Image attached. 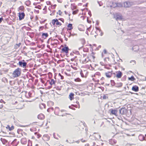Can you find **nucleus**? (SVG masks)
Masks as SVG:
<instances>
[{"label": "nucleus", "mask_w": 146, "mask_h": 146, "mask_svg": "<svg viewBox=\"0 0 146 146\" xmlns=\"http://www.w3.org/2000/svg\"><path fill=\"white\" fill-rule=\"evenodd\" d=\"M21 69L18 68L15 70L13 73V76L15 77H18L21 74Z\"/></svg>", "instance_id": "f257e3e1"}, {"label": "nucleus", "mask_w": 146, "mask_h": 146, "mask_svg": "<svg viewBox=\"0 0 146 146\" xmlns=\"http://www.w3.org/2000/svg\"><path fill=\"white\" fill-rule=\"evenodd\" d=\"M134 5V2L130 1H125L124 2V7L129 8Z\"/></svg>", "instance_id": "f03ea898"}, {"label": "nucleus", "mask_w": 146, "mask_h": 146, "mask_svg": "<svg viewBox=\"0 0 146 146\" xmlns=\"http://www.w3.org/2000/svg\"><path fill=\"white\" fill-rule=\"evenodd\" d=\"M18 64L20 66L25 68L26 67L27 63L25 62L24 60H23L22 61H19Z\"/></svg>", "instance_id": "7ed1b4c3"}, {"label": "nucleus", "mask_w": 146, "mask_h": 146, "mask_svg": "<svg viewBox=\"0 0 146 146\" xmlns=\"http://www.w3.org/2000/svg\"><path fill=\"white\" fill-rule=\"evenodd\" d=\"M18 14L19 17V19L20 21L23 19L25 16V14L24 12H19Z\"/></svg>", "instance_id": "20e7f679"}, {"label": "nucleus", "mask_w": 146, "mask_h": 146, "mask_svg": "<svg viewBox=\"0 0 146 146\" xmlns=\"http://www.w3.org/2000/svg\"><path fill=\"white\" fill-rule=\"evenodd\" d=\"M65 47L62 48L61 49L62 51L64 52H65L66 54L68 53V51L69 50L68 47L66 46V44L65 45Z\"/></svg>", "instance_id": "39448f33"}, {"label": "nucleus", "mask_w": 146, "mask_h": 146, "mask_svg": "<svg viewBox=\"0 0 146 146\" xmlns=\"http://www.w3.org/2000/svg\"><path fill=\"white\" fill-rule=\"evenodd\" d=\"M114 18L117 21L121 20L122 19L121 16L119 15L118 14L116 13L114 15Z\"/></svg>", "instance_id": "423d86ee"}, {"label": "nucleus", "mask_w": 146, "mask_h": 146, "mask_svg": "<svg viewBox=\"0 0 146 146\" xmlns=\"http://www.w3.org/2000/svg\"><path fill=\"white\" fill-rule=\"evenodd\" d=\"M139 139L141 141L146 140V134L145 135V136L142 135L140 134L139 136Z\"/></svg>", "instance_id": "0eeeda50"}, {"label": "nucleus", "mask_w": 146, "mask_h": 146, "mask_svg": "<svg viewBox=\"0 0 146 146\" xmlns=\"http://www.w3.org/2000/svg\"><path fill=\"white\" fill-rule=\"evenodd\" d=\"M119 113L121 114H125L127 113V110L125 108H121L119 110Z\"/></svg>", "instance_id": "6e6552de"}, {"label": "nucleus", "mask_w": 146, "mask_h": 146, "mask_svg": "<svg viewBox=\"0 0 146 146\" xmlns=\"http://www.w3.org/2000/svg\"><path fill=\"white\" fill-rule=\"evenodd\" d=\"M113 71L112 70L111 72H106L105 75L107 78H110L111 77L112 75V72Z\"/></svg>", "instance_id": "1a4fd4ad"}, {"label": "nucleus", "mask_w": 146, "mask_h": 146, "mask_svg": "<svg viewBox=\"0 0 146 146\" xmlns=\"http://www.w3.org/2000/svg\"><path fill=\"white\" fill-rule=\"evenodd\" d=\"M132 90L135 92H137L139 91V87L137 86H134L132 88Z\"/></svg>", "instance_id": "9d476101"}, {"label": "nucleus", "mask_w": 146, "mask_h": 146, "mask_svg": "<svg viewBox=\"0 0 146 146\" xmlns=\"http://www.w3.org/2000/svg\"><path fill=\"white\" fill-rule=\"evenodd\" d=\"M111 114L112 115H116V114L118 111L117 110H113L112 109H110Z\"/></svg>", "instance_id": "9b49d317"}, {"label": "nucleus", "mask_w": 146, "mask_h": 146, "mask_svg": "<svg viewBox=\"0 0 146 146\" xmlns=\"http://www.w3.org/2000/svg\"><path fill=\"white\" fill-rule=\"evenodd\" d=\"M122 75V72L121 71H119L118 72V73L116 75V77L118 78H120L121 77Z\"/></svg>", "instance_id": "f8f14e48"}, {"label": "nucleus", "mask_w": 146, "mask_h": 146, "mask_svg": "<svg viewBox=\"0 0 146 146\" xmlns=\"http://www.w3.org/2000/svg\"><path fill=\"white\" fill-rule=\"evenodd\" d=\"M38 118L39 119L43 120L44 118V116L43 114L41 113L38 115Z\"/></svg>", "instance_id": "ddd939ff"}, {"label": "nucleus", "mask_w": 146, "mask_h": 146, "mask_svg": "<svg viewBox=\"0 0 146 146\" xmlns=\"http://www.w3.org/2000/svg\"><path fill=\"white\" fill-rule=\"evenodd\" d=\"M67 27L68 28L67 29L68 31H71L73 28V27H72V24L69 23Z\"/></svg>", "instance_id": "4468645a"}, {"label": "nucleus", "mask_w": 146, "mask_h": 146, "mask_svg": "<svg viewBox=\"0 0 146 146\" xmlns=\"http://www.w3.org/2000/svg\"><path fill=\"white\" fill-rule=\"evenodd\" d=\"M48 36V34L47 33H43L42 35V36L44 39L46 38Z\"/></svg>", "instance_id": "2eb2a0df"}, {"label": "nucleus", "mask_w": 146, "mask_h": 146, "mask_svg": "<svg viewBox=\"0 0 146 146\" xmlns=\"http://www.w3.org/2000/svg\"><path fill=\"white\" fill-rule=\"evenodd\" d=\"M26 139L25 138H22L21 141V143L23 144V145H25L27 143L26 141Z\"/></svg>", "instance_id": "dca6fc26"}, {"label": "nucleus", "mask_w": 146, "mask_h": 146, "mask_svg": "<svg viewBox=\"0 0 146 146\" xmlns=\"http://www.w3.org/2000/svg\"><path fill=\"white\" fill-rule=\"evenodd\" d=\"M49 82L50 85L52 86V84H54L55 83V81L53 79H51V81H50L49 80L47 81V82Z\"/></svg>", "instance_id": "f3484780"}, {"label": "nucleus", "mask_w": 146, "mask_h": 146, "mask_svg": "<svg viewBox=\"0 0 146 146\" xmlns=\"http://www.w3.org/2000/svg\"><path fill=\"white\" fill-rule=\"evenodd\" d=\"M117 5L118 7H124V3H117Z\"/></svg>", "instance_id": "a211bd4d"}, {"label": "nucleus", "mask_w": 146, "mask_h": 146, "mask_svg": "<svg viewBox=\"0 0 146 146\" xmlns=\"http://www.w3.org/2000/svg\"><path fill=\"white\" fill-rule=\"evenodd\" d=\"M74 94L72 93H71L69 95V98L71 100H72L74 98Z\"/></svg>", "instance_id": "6ab92c4d"}, {"label": "nucleus", "mask_w": 146, "mask_h": 146, "mask_svg": "<svg viewBox=\"0 0 146 146\" xmlns=\"http://www.w3.org/2000/svg\"><path fill=\"white\" fill-rule=\"evenodd\" d=\"M122 83L121 82L117 83L116 84L115 87H121L122 86Z\"/></svg>", "instance_id": "aec40b11"}, {"label": "nucleus", "mask_w": 146, "mask_h": 146, "mask_svg": "<svg viewBox=\"0 0 146 146\" xmlns=\"http://www.w3.org/2000/svg\"><path fill=\"white\" fill-rule=\"evenodd\" d=\"M110 7H111L115 8V7H117V3L115 2H113L112 3V5H110Z\"/></svg>", "instance_id": "412c9836"}, {"label": "nucleus", "mask_w": 146, "mask_h": 146, "mask_svg": "<svg viewBox=\"0 0 146 146\" xmlns=\"http://www.w3.org/2000/svg\"><path fill=\"white\" fill-rule=\"evenodd\" d=\"M8 127L9 128V130L11 131L14 129V127L13 125H12L11 127H10L9 125H8L6 128H7Z\"/></svg>", "instance_id": "4be33fe9"}, {"label": "nucleus", "mask_w": 146, "mask_h": 146, "mask_svg": "<svg viewBox=\"0 0 146 146\" xmlns=\"http://www.w3.org/2000/svg\"><path fill=\"white\" fill-rule=\"evenodd\" d=\"M25 3L27 6H29L31 5V2L29 0H28L25 2Z\"/></svg>", "instance_id": "5701e85b"}, {"label": "nucleus", "mask_w": 146, "mask_h": 146, "mask_svg": "<svg viewBox=\"0 0 146 146\" xmlns=\"http://www.w3.org/2000/svg\"><path fill=\"white\" fill-rule=\"evenodd\" d=\"M1 140L3 144H5V143L7 142V140L5 139H3L2 138H1Z\"/></svg>", "instance_id": "b1692460"}, {"label": "nucleus", "mask_w": 146, "mask_h": 146, "mask_svg": "<svg viewBox=\"0 0 146 146\" xmlns=\"http://www.w3.org/2000/svg\"><path fill=\"white\" fill-rule=\"evenodd\" d=\"M128 79L129 80H131L132 81H133L135 79L134 77L133 76H132L131 77H129Z\"/></svg>", "instance_id": "393cba45"}, {"label": "nucleus", "mask_w": 146, "mask_h": 146, "mask_svg": "<svg viewBox=\"0 0 146 146\" xmlns=\"http://www.w3.org/2000/svg\"><path fill=\"white\" fill-rule=\"evenodd\" d=\"M2 80L5 83H8L7 79L5 77L3 78H2Z\"/></svg>", "instance_id": "a878e982"}, {"label": "nucleus", "mask_w": 146, "mask_h": 146, "mask_svg": "<svg viewBox=\"0 0 146 146\" xmlns=\"http://www.w3.org/2000/svg\"><path fill=\"white\" fill-rule=\"evenodd\" d=\"M24 9V8L23 6H21L18 9V11H19V10H21L22 11H23Z\"/></svg>", "instance_id": "bb28decb"}, {"label": "nucleus", "mask_w": 146, "mask_h": 146, "mask_svg": "<svg viewBox=\"0 0 146 146\" xmlns=\"http://www.w3.org/2000/svg\"><path fill=\"white\" fill-rule=\"evenodd\" d=\"M111 86H115V83L114 80H111Z\"/></svg>", "instance_id": "cd10ccee"}, {"label": "nucleus", "mask_w": 146, "mask_h": 146, "mask_svg": "<svg viewBox=\"0 0 146 146\" xmlns=\"http://www.w3.org/2000/svg\"><path fill=\"white\" fill-rule=\"evenodd\" d=\"M82 41H83V42H82V44H83V46L79 48V50H80V49H81L83 47V45H84V44L85 43V40L84 39H82Z\"/></svg>", "instance_id": "c85d7f7f"}, {"label": "nucleus", "mask_w": 146, "mask_h": 146, "mask_svg": "<svg viewBox=\"0 0 146 146\" xmlns=\"http://www.w3.org/2000/svg\"><path fill=\"white\" fill-rule=\"evenodd\" d=\"M74 81L76 82H80L81 81V80L79 78L74 79Z\"/></svg>", "instance_id": "c756f323"}, {"label": "nucleus", "mask_w": 146, "mask_h": 146, "mask_svg": "<svg viewBox=\"0 0 146 146\" xmlns=\"http://www.w3.org/2000/svg\"><path fill=\"white\" fill-rule=\"evenodd\" d=\"M37 133H38L37 132H36L35 133V135L37 134V138H39L40 137H41V135L39 134H37Z\"/></svg>", "instance_id": "7c9ffc66"}, {"label": "nucleus", "mask_w": 146, "mask_h": 146, "mask_svg": "<svg viewBox=\"0 0 146 146\" xmlns=\"http://www.w3.org/2000/svg\"><path fill=\"white\" fill-rule=\"evenodd\" d=\"M78 10H76L74 11H73L72 14L74 15L76 14L78 12Z\"/></svg>", "instance_id": "2f4dec72"}, {"label": "nucleus", "mask_w": 146, "mask_h": 146, "mask_svg": "<svg viewBox=\"0 0 146 146\" xmlns=\"http://www.w3.org/2000/svg\"><path fill=\"white\" fill-rule=\"evenodd\" d=\"M97 2H98V4L100 6H102V5H103V3H102V2L101 1H98Z\"/></svg>", "instance_id": "473e14b6"}, {"label": "nucleus", "mask_w": 146, "mask_h": 146, "mask_svg": "<svg viewBox=\"0 0 146 146\" xmlns=\"http://www.w3.org/2000/svg\"><path fill=\"white\" fill-rule=\"evenodd\" d=\"M58 76H60V77H61V80H63V79H64V77L60 73H59L58 74Z\"/></svg>", "instance_id": "72a5a7b5"}, {"label": "nucleus", "mask_w": 146, "mask_h": 146, "mask_svg": "<svg viewBox=\"0 0 146 146\" xmlns=\"http://www.w3.org/2000/svg\"><path fill=\"white\" fill-rule=\"evenodd\" d=\"M70 35H69V37L70 36H74V35H77V34H71V32L70 33Z\"/></svg>", "instance_id": "f704fd0d"}, {"label": "nucleus", "mask_w": 146, "mask_h": 146, "mask_svg": "<svg viewBox=\"0 0 146 146\" xmlns=\"http://www.w3.org/2000/svg\"><path fill=\"white\" fill-rule=\"evenodd\" d=\"M35 8H38L39 9H41V6L40 5H38L37 6H35Z\"/></svg>", "instance_id": "c9c22d12"}, {"label": "nucleus", "mask_w": 146, "mask_h": 146, "mask_svg": "<svg viewBox=\"0 0 146 146\" xmlns=\"http://www.w3.org/2000/svg\"><path fill=\"white\" fill-rule=\"evenodd\" d=\"M80 75H81V76L82 77H84V75L83 73L82 72V70H81V71L80 72Z\"/></svg>", "instance_id": "e433bc0d"}, {"label": "nucleus", "mask_w": 146, "mask_h": 146, "mask_svg": "<svg viewBox=\"0 0 146 146\" xmlns=\"http://www.w3.org/2000/svg\"><path fill=\"white\" fill-rule=\"evenodd\" d=\"M103 98L104 99H108V96H106V95H104L103 96Z\"/></svg>", "instance_id": "4c0bfd02"}, {"label": "nucleus", "mask_w": 146, "mask_h": 146, "mask_svg": "<svg viewBox=\"0 0 146 146\" xmlns=\"http://www.w3.org/2000/svg\"><path fill=\"white\" fill-rule=\"evenodd\" d=\"M56 21H55V19H54L52 20V23L53 25H54L55 24Z\"/></svg>", "instance_id": "58836bf2"}, {"label": "nucleus", "mask_w": 146, "mask_h": 146, "mask_svg": "<svg viewBox=\"0 0 146 146\" xmlns=\"http://www.w3.org/2000/svg\"><path fill=\"white\" fill-rule=\"evenodd\" d=\"M26 30L27 31H31V29L30 27H26Z\"/></svg>", "instance_id": "ea45409f"}, {"label": "nucleus", "mask_w": 146, "mask_h": 146, "mask_svg": "<svg viewBox=\"0 0 146 146\" xmlns=\"http://www.w3.org/2000/svg\"><path fill=\"white\" fill-rule=\"evenodd\" d=\"M98 88H100L102 89V91H103L104 90V87H102V86H100L98 87Z\"/></svg>", "instance_id": "a19ab883"}, {"label": "nucleus", "mask_w": 146, "mask_h": 146, "mask_svg": "<svg viewBox=\"0 0 146 146\" xmlns=\"http://www.w3.org/2000/svg\"><path fill=\"white\" fill-rule=\"evenodd\" d=\"M50 40H52V38H50L48 39L47 42L48 44L49 43V41H50Z\"/></svg>", "instance_id": "79ce46f5"}, {"label": "nucleus", "mask_w": 146, "mask_h": 146, "mask_svg": "<svg viewBox=\"0 0 146 146\" xmlns=\"http://www.w3.org/2000/svg\"><path fill=\"white\" fill-rule=\"evenodd\" d=\"M56 24L57 25H62L61 23L59 22H57L56 23Z\"/></svg>", "instance_id": "37998d69"}, {"label": "nucleus", "mask_w": 146, "mask_h": 146, "mask_svg": "<svg viewBox=\"0 0 146 146\" xmlns=\"http://www.w3.org/2000/svg\"><path fill=\"white\" fill-rule=\"evenodd\" d=\"M23 130H22L21 129H18V130H17V133L19 134L20 133V132L21 131H22Z\"/></svg>", "instance_id": "c03bdc74"}, {"label": "nucleus", "mask_w": 146, "mask_h": 146, "mask_svg": "<svg viewBox=\"0 0 146 146\" xmlns=\"http://www.w3.org/2000/svg\"><path fill=\"white\" fill-rule=\"evenodd\" d=\"M95 75L100 76V72H97L95 74Z\"/></svg>", "instance_id": "a18cd8bd"}, {"label": "nucleus", "mask_w": 146, "mask_h": 146, "mask_svg": "<svg viewBox=\"0 0 146 146\" xmlns=\"http://www.w3.org/2000/svg\"><path fill=\"white\" fill-rule=\"evenodd\" d=\"M96 29L97 30H99V32H101V30L99 28L96 27Z\"/></svg>", "instance_id": "49530a36"}, {"label": "nucleus", "mask_w": 146, "mask_h": 146, "mask_svg": "<svg viewBox=\"0 0 146 146\" xmlns=\"http://www.w3.org/2000/svg\"><path fill=\"white\" fill-rule=\"evenodd\" d=\"M52 87V86H49L47 88H46V89H50V88H51Z\"/></svg>", "instance_id": "de8ad7c7"}, {"label": "nucleus", "mask_w": 146, "mask_h": 146, "mask_svg": "<svg viewBox=\"0 0 146 146\" xmlns=\"http://www.w3.org/2000/svg\"><path fill=\"white\" fill-rule=\"evenodd\" d=\"M28 95L30 97H31L32 94L31 92H29Z\"/></svg>", "instance_id": "09e8293b"}, {"label": "nucleus", "mask_w": 146, "mask_h": 146, "mask_svg": "<svg viewBox=\"0 0 146 146\" xmlns=\"http://www.w3.org/2000/svg\"><path fill=\"white\" fill-rule=\"evenodd\" d=\"M88 14L90 15V17H91V16H92V14H91V12L90 11H88Z\"/></svg>", "instance_id": "8fccbe9b"}, {"label": "nucleus", "mask_w": 146, "mask_h": 146, "mask_svg": "<svg viewBox=\"0 0 146 146\" xmlns=\"http://www.w3.org/2000/svg\"><path fill=\"white\" fill-rule=\"evenodd\" d=\"M133 62L134 63V64H133V65H134V64H135V63H136V62H135V60H131V61H130V63H131V62Z\"/></svg>", "instance_id": "3c124183"}, {"label": "nucleus", "mask_w": 146, "mask_h": 146, "mask_svg": "<svg viewBox=\"0 0 146 146\" xmlns=\"http://www.w3.org/2000/svg\"><path fill=\"white\" fill-rule=\"evenodd\" d=\"M3 19L2 17L0 18V23L2 22V21L3 20Z\"/></svg>", "instance_id": "603ef678"}, {"label": "nucleus", "mask_w": 146, "mask_h": 146, "mask_svg": "<svg viewBox=\"0 0 146 146\" xmlns=\"http://www.w3.org/2000/svg\"><path fill=\"white\" fill-rule=\"evenodd\" d=\"M69 108H70L72 109V110H75V108L72 107L71 106H69Z\"/></svg>", "instance_id": "864d4df0"}, {"label": "nucleus", "mask_w": 146, "mask_h": 146, "mask_svg": "<svg viewBox=\"0 0 146 146\" xmlns=\"http://www.w3.org/2000/svg\"><path fill=\"white\" fill-rule=\"evenodd\" d=\"M59 20H60L61 21L63 22V23L64 22V19H63V18H60V19H59Z\"/></svg>", "instance_id": "5fc2aeb1"}, {"label": "nucleus", "mask_w": 146, "mask_h": 146, "mask_svg": "<svg viewBox=\"0 0 146 146\" xmlns=\"http://www.w3.org/2000/svg\"><path fill=\"white\" fill-rule=\"evenodd\" d=\"M58 12L59 13V15H61L62 13V12L60 10H59L58 11Z\"/></svg>", "instance_id": "6e6d98bb"}, {"label": "nucleus", "mask_w": 146, "mask_h": 146, "mask_svg": "<svg viewBox=\"0 0 146 146\" xmlns=\"http://www.w3.org/2000/svg\"><path fill=\"white\" fill-rule=\"evenodd\" d=\"M126 75L123 78V79L124 80H125L126 78Z\"/></svg>", "instance_id": "4d7b16f0"}, {"label": "nucleus", "mask_w": 146, "mask_h": 146, "mask_svg": "<svg viewBox=\"0 0 146 146\" xmlns=\"http://www.w3.org/2000/svg\"><path fill=\"white\" fill-rule=\"evenodd\" d=\"M51 110V108H48L47 110V111L48 112H50V110Z\"/></svg>", "instance_id": "13d9d810"}, {"label": "nucleus", "mask_w": 146, "mask_h": 146, "mask_svg": "<svg viewBox=\"0 0 146 146\" xmlns=\"http://www.w3.org/2000/svg\"><path fill=\"white\" fill-rule=\"evenodd\" d=\"M34 78L33 76V77H32L31 78V79H30L29 80V81L30 80H32L33 81L34 80Z\"/></svg>", "instance_id": "bf43d9fd"}, {"label": "nucleus", "mask_w": 146, "mask_h": 146, "mask_svg": "<svg viewBox=\"0 0 146 146\" xmlns=\"http://www.w3.org/2000/svg\"><path fill=\"white\" fill-rule=\"evenodd\" d=\"M44 28V27L43 26H41L40 27V29H41V30H42Z\"/></svg>", "instance_id": "052dcab7"}, {"label": "nucleus", "mask_w": 146, "mask_h": 146, "mask_svg": "<svg viewBox=\"0 0 146 146\" xmlns=\"http://www.w3.org/2000/svg\"><path fill=\"white\" fill-rule=\"evenodd\" d=\"M104 54L107 53V50L105 49H104Z\"/></svg>", "instance_id": "680f3d73"}, {"label": "nucleus", "mask_w": 146, "mask_h": 146, "mask_svg": "<svg viewBox=\"0 0 146 146\" xmlns=\"http://www.w3.org/2000/svg\"><path fill=\"white\" fill-rule=\"evenodd\" d=\"M76 103L79 106V108H80V104H79V102H78V101H76Z\"/></svg>", "instance_id": "e2e57ef3"}, {"label": "nucleus", "mask_w": 146, "mask_h": 146, "mask_svg": "<svg viewBox=\"0 0 146 146\" xmlns=\"http://www.w3.org/2000/svg\"><path fill=\"white\" fill-rule=\"evenodd\" d=\"M81 141L82 142H84L86 141L84 140L83 139H81Z\"/></svg>", "instance_id": "0e129e2a"}, {"label": "nucleus", "mask_w": 146, "mask_h": 146, "mask_svg": "<svg viewBox=\"0 0 146 146\" xmlns=\"http://www.w3.org/2000/svg\"><path fill=\"white\" fill-rule=\"evenodd\" d=\"M21 43H20L19 44H17L16 45L17 46H18L19 47L21 45Z\"/></svg>", "instance_id": "69168bd1"}, {"label": "nucleus", "mask_w": 146, "mask_h": 146, "mask_svg": "<svg viewBox=\"0 0 146 146\" xmlns=\"http://www.w3.org/2000/svg\"><path fill=\"white\" fill-rule=\"evenodd\" d=\"M3 105L2 104H1L0 105V108L1 109L3 108Z\"/></svg>", "instance_id": "338daca9"}, {"label": "nucleus", "mask_w": 146, "mask_h": 146, "mask_svg": "<svg viewBox=\"0 0 146 146\" xmlns=\"http://www.w3.org/2000/svg\"><path fill=\"white\" fill-rule=\"evenodd\" d=\"M100 64L102 65V66H103L104 65V63H103L102 62H100Z\"/></svg>", "instance_id": "774afa93"}]
</instances>
